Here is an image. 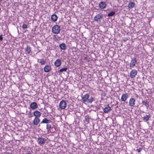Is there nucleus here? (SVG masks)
Listing matches in <instances>:
<instances>
[{
    "instance_id": "35",
    "label": "nucleus",
    "mask_w": 154,
    "mask_h": 154,
    "mask_svg": "<svg viewBox=\"0 0 154 154\" xmlns=\"http://www.w3.org/2000/svg\"><path fill=\"white\" fill-rule=\"evenodd\" d=\"M6 154H12L11 153H9L8 152H7Z\"/></svg>"
},
{
    "instance_id": "16",
    "label": "nucleus",
    "mask_w": 154,
    "mask_h": 154,
    "mask_svg": "<svg viewBox=\"0 0 154 154\" xmlns=\"http://www.w3.org/2000/svg\"><path fill=\"white\" fill-rule=\"evenodd\" d=\"M128 97V95L127 94H124L122 95L121 99L123 102H125Z\"/></svg>"
},
{
    "instance_id": "32",
    "label": "nucleus",
    "mask_w": 154,
    "mask_h": 154,
    "mask_svg": "<svg viewBox=\"0 0 154 154\" xmlns=\"http://www.w3.org/2000/svg\"><path fill=\"white\" fill-rule=\"evenodd\" d=\"M141 148H139L137 150V151L138 152H140L141 151Z\"/></svg>"
},
{
    "instance_id": "31",
    "label": "nucleus",
    "mask_w": 154,
    "mask_h": 154,
    "mask_svg": "<svg viewBox=\"0 0 154 154\" xmlns=\"http://www.w3.org/2000/svg\"><path fill=\"white\" fill-rule=\"evenodd\" d=\"M89 59L90 58L86 56L85 57L84 60L88 61H89Z\"/></svg>"
},
{
    "instance_id": "15",
    "label": "nucleus",
    "mask_w": 154,
    "mask_h": 154,
    "mask_svg": "<svg viewBox=\"0 0 154 154\" xmlns=\"http://www.w3.org/2000/svg\"><path fill=\"white\" fill-rule=\"evenodd\" d=\"M61 64V61L60 59H57L54 62V65L57 67L60 66Z\"/></svg>"
},
{
    "instance_id": "34",
    "label": "nucleus",
    "mask_w": 154,
    "mask_h": 154,
    "mask_svg": "<svg viewBox=\"0 0 154 154\" xmlns=\"http://www.w3.org/2000/svg\"><path fill=\"white\" fill-rule=\"evenodd\" d=\"M28 115H31V116H32V114L30 112H29L28 114Z\"/></svg>"
},
{
    "instance_id": "9",
    "label": "nucleus",
    "mask_w": 154,
    "mask_h": 154,
    "mask_svg": "<svg viewBox=\"0 0 154 154\" xmlns=\"http://www.w3.org/2000/svg\"><path fill=\"white\" fill-rule=\"evenodd\" d=\"M26 53L27 54H29L32 53L31 47L30 46L27 45L25 49Z\"/></svg>"
},
{
    "instance_id": "3",
    "label": "nucleus",
    "mask_w": 154,
    "mask_h": 154,
    "mask_svg": "<svg viewBox=\"0 0 154 154\" xmlns=\"http://www.w3.org/2000/svg\"><path fill=\"white\" fill-rule=\"evenodd\" d=\"M137 60L136 58H133L131 59V62L129 63L130 69H131L132 68L134 67L135 65Z\"/></svg>"
},
{
    "instance_id": "12",
    "label": "nucleus",
    "mask_w": 154,
    "mask_h": 154,
    "mask_svg": "<svg viewBox=\"0 0 154 154\" xmlns=\"http://www.w3.org/2000/svg\"><path fill=\"white\" fill-rule=\"evenodd\" d=\"M30 107L33 109H37L38 107V106L37 103L36 102H33L31 103L30 104Z\"/></svg>"
},
{
    "instance_id": "29",
    "label": "nucleus",
    "mask_w": 154,
    "mask_h": 154,
    "mask_svg": "<svg viewBox=\"0 0 154 154\" xmlns=\"http://www.w3.org/2000/svg\"><path fill=\"white\" fill-rule=\"evenodd\" d=\"M51 128V125L49 124H47L46 125V129L48 131H49L50 130Z\"/></svg>"
},
{
    "instance_id": "4",
    "label": "nucleus",
    "mask_w": 154,
    "mask_h": 154,
    "mask_svg": "<svg viewBox=\"0 0 154 154\" xmlns=\"http://www.w3.org/2000/svg\"><path fill=\"white\" fill-rule=\"evenodd\" d=\"M102 14H98L94 17V20L95 21L97 22H100V19H101L103 18Z\"/></svg>"
},
{
    "instance_id": "28",
    "label": "nucleus",
    "mask_w": 154,
    "mask_h": 154,
    "mask_svg": "<svg viewBox=\"0 0 154 154\" xmlns=\"http://www.w3.org/2000/svg\"><path fill=\"white\" fill-rule=\"evenodd\" d=\"M39 63L41 65H44L45 63V61L43 59H41Z\"/></svg>"
},
{
    "instance_id": "17",
    "label": "nucleus",
    "mask_w": 154,
    "mask_h": 154,
    "mask_svg": "<svg viewBox=\"0 0 154 154\" xmlns=\"http://www.w3.org/2000/svg\"><path fill=\"white\" fill-rule=\"evenodd\" d=\"M53 38L55 41L58 42L60 40V37L57 35H53Z\"/></svg>"
},
{
    "instance_id": "5",
    "label": "nucleus",
    "mask_w": 154,
    "mask_h": 154,
    "mask_svg": "<svg viewBox=\"0 0 154 154\" xmlns=\"http://www.w3.org/2000/svg\"><path fill=\"white\" fill-rule=\"evenodd\" d=\"M66 106V104L65 100H62L60 101L59 104V106L61 109H65Z\"/></svg>"
},
{
    "instance_id": "18",
    "label": "nucleus",
    "mask_w": 154,
    "mask_h": 154,
    "mask_svg": "<svg viewBox=\"0 0 154 154\" xmlns=\"http://www.w3.org/2000/svg\"><path fill=\"white\" fill-rule=\"evenodd\" d=\"M150 117L151 116L149 114V115H146L143 117V120L144 122H147L149 120Z\"/></svg>"
},
{
    "instance_id": "14",
    "label": "nucleus",
    "mask_w": 154,
    "mask_h": 154,
    "mask_svg": "<svg viewBox=\"0 0 154 154\" xmlns=\"http://www.w3.org/2000/svg\"><path fill=\"white\" fill-rule=\"evenodd\" d=\"M103 112L105 113H107L111 110L112 109L111 107L107 105L103 109Z\"/></svg>"
},
{
    "instance_id": "24",
    "label": "nucleus",
    "mask_w": 154,
    "mask_h": 154,
    "mask_svg": "<svg viewBox=\"0 0 154 154\" xmlns=\"http://www.w3.org/2000/svg\"><path fill=\"white\" fill-rule=\"evenodd\" d=\"M134 6V3L132 2H130L128 4V7L129 8H131Z\"/></svg>"
},
{
    "instance_id": "27",
    "label": "nucleus",
    "mask_w": 154,
    "mask_h": 154,
    "mask_svg": "<svg viewBox=\"0 0 154 154\" xmlns=\"http://www.w3.org/2000/svg\"><path fill=\"white\" fill-rule=\"evenodd\" d=\"M115 12L114 11H111L108 14V17H111L115 15Z\"/></svg>"
},
{
    "instance_id": "11",
    "label": "nucleus",
    "mask_w": 154,
    "mask_h": 154,
    "mask_svg": "<svg viewBox=\"0 0 154 154\" xmlns=\"http://www.w3.org/2000/svg\"><path fill=\"white\" fill-rule=\"evenodd\" d=\"M135 100L134 98H131L130 99L129 102V104L130 106H134L135 104Z\"/></svg>"
},
{
    "instance_id": "8",
    "label": "nucleus",
    "mask_w": 154,
    "mask_h": 154,
    "mask_svg": "<svg viewBox=\"0 0 154 154\" xmlns=\"http://www.w3.org/2000/svg\"><path fill=\"white\" fill-rule=\"evenodd\" d=\"M40 122V120L39 118L35 117L32 121L33 125H37Z\"/></svg>"
},
{
    "instance_id": "22",
    "label": "nucleus",
    "mask_w": 154,
    "mask_h": 154,
    "mask_svg": "<svg viewBox=\"0 0 154 154\" xmlns=\"http://www.w3.org/2000/svg\"><path fill=\"white\" fill-rule=\"evenodd\" d=\"M57 19V16L56 14H53L51 16V19L54 22H55Z\"/></svg>"
},
{
    "instance_id": "30",
    "label": "nucleus",
    "mask_w": 154,
    "mask_h": 154,
    "mask_svg": "<svg viewBox=\"0 0 154 154\" xmlns=\"http://www.w3.org/2000/svg\"><path fill=\"white\" fill-rule=\"evenodd\" d=\"M22 28L23 29H26L27 28V25L25 24H23L22 26Z\"/></svg>"
},
{
    "instance_id": "2",
    "label": "nucleus",
    "mask_w": 154,
    "mask_h": 154,
    "mask_svg": "<svg viewBox=\"0 0 154 154\" xmlns=\"http://www.w3.org/2000/svg\"><path fill=\"white\" fill-rule=\"evenodd\" d=\"M60 26L56 25L54 26L52 28V32L54 33L57 34L60 33Z\"/></svg>"
},
{
    "instance_id": "26",
    "label": "nucleus",
    "mask_w": 154,
    "mask_h": 154,
    "mask_svg": "<svg viewBox=\"0 0 154 154\" xmlns=\"http://www.w3.org/2000/svg\"><path fill=\"white\" fill-rule=\"evenodd\" d=\"M91 119L90 117L88 115H87L85 116V120L86 122H87L88 123H89V120Z\"/></svg>"
},
{
    "instance_id": "10",
    "label": "nucleus",
    "mask_w": 154,
    "mask_h": 154,
    "mask_svg": "<svg viewBox=\"0 0 154 154\" xmlns=\"http://www.w3.org/2000/svg\"><path fill=\"white\" fill-rule=\"evenodd\" d=\"M106 3L103 2H101L99 4V7L101 9H104L106 6Z\"/></svg>"
},
{
    "instance_id": "1",
    "label": "nucleus",
    "mask_w": 154,
    "mask_h": 154,
    "mask_svg": "<svg viewBox=\"0 0 154 154\" xmlns=\"http://www.w3.org/2000/svg\"><path fill=\"white\" fill-rule=\"evenodd\" d=\"M82 102L84 103L87 102L88 103H91L94 100V97L92 96L90 97L88 94H86L82 97Z\"/></svg>"
},
{
    "instance_id": "25",
    "label": "nucleus",
    "mask_w": 154,
    "mask_h": 154,
    "mask_svg": "<svg viewBox=\"0 0 154 154\" xmlns=\"http://www.w3.org/2000/svg\"><path fill=\"white\" fill-rule=\"evenodd\" d=\"M67 69V68L66 67H65L64 68L60 69L59 71V73H62V72H66V70Z\"/></svg>"
},
{
    "instance_id": "21",
    "label": "nucleus",
    "mask_w": 154,
    "mask_h": 154,
    "mask_svg": "<svg viewBox=\"0 0 154 154\" xmlns=\"http://www.w3.org/2000/svg\"><path fill=\"white\" fill-rule=\"evenodd\" d=\"M51 69V67L48 65H46L44 68V71L45 72H49Z\"/></svg>"
},
{
    "instance_id": "19",
    "label": "nucleus",
    "mask_w": 154,
    "mask_h": 154,
    "mask_svg": "<svg viewBox=\"0 0 154 154\" xmlns=\"http://www.w3.org/2000/svg\"><path fill=\"white\" fill-rule=\"evenodd\" d=\"M51 122V120L48 119L47 118H45L41 122V123H46L48 124Z\"/></svg>"
},
{
    "instance_id": "20",
    "label": "nucleus",
    "mask_w": 154,
    "mask_h": 154,
    "mask_svg": "<svg viewBox=\"0 0 154 154\" xmlns=\"http://www.w3.org/2000/svg\"><path fill=\"white\" fill-rule=\"evenodd\" d=\"M60 48L63 50H65L66 49V46L64 43H62L59 45Z\"/></svg>"
},
{
    "instance_id": "23",
    "label": "nucleus",
    "mask_w": 154,
    "mask_h": 154,
    "mask_svg": "<svg viewBox=\"0 0 154 154\" xmlns=\"http://www.w3.org/2000/svg\"><path fill=\"white\" fill-rule=\"evenodd\" d=\"M146 100H143L142 101V104L143 105H144L147 109L149 107V103Z\"/></svg>"
},
{
    "instance_id": "7",
    "label": "nucleus",
    "mask_w": 154,
    "mask_h": 154,
    "mask_svg": "<svg viewBox=\"0 0 154 154\" xmlns=\"http://www.w3.org/2000/svg\"><path fill=\"white\" fill-rule=\"evenodd\" d=\"M137 73V71L135 69L132 70L130 73V76L131 78H133L135 77Z\"/></svg>"
},
{
    "instance_id": "13",
    "label": "nucleus",
    "mask_w": 154,
    "mask_h": 154,
    "mask_svg": "<svg viewBox=\"0 0 154 154\" xmlns=\"http://www.w3.org/2000/svg\"><path fill=\"white\" fill-rule=\"evenodd\" d=\"M33 115L36 118H39L41 115V113L38 110H36L34 111L33 112Z\"/></svg>"
},
{
    "instance_id": "6",
    "label": "nucleus",
    "mask_w": 154,
    "mask_h": 154,
    "mask_svg": "<svg viewBox=\"0 0 154 154\" xmlns=\"http://www.w3.org/2000/svg\"><path fill=\"white\" fill-rule=\"evenodd\" d=\"M45 139L42 137H39L37 139V142L40 145L44 144L45 143Z\"/></svg>"
},
{
    "instance_id": "33",
    "label": "nucleus",
    "mask_w": 154,
    "mask_h": 154,
    "mask_svg": "<svg viewBox=\"0 0 154 154\" xmlns=\"http://www.w3.org/2000/svg\"><path fill=\"white\" fill-rule=\"evenodd\" d=\"M3 39V38L2 37V35H0V41H1Z\"/></svg>"
}]
</instances>
